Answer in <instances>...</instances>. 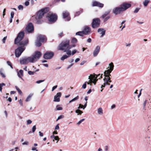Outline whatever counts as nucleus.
I'll return each mask as SVG.
<instances>
[{
    "mask_svg": "<svg viewBox=\"0 0 151 151\" xmlns=\"http://www.w3.org/2000/svg\"><path fill=\"white\" fill-rule=\"evenodd\" d=\"M70 41L67 40L62 42L59 45L58 49L66 52L67 54L69 56L71 55V51L70 50L72 47H75V45L73 44L72 45H69Z\"/></svg>",
    "mask_w": 151,
    "mask_h": 151,
    "instance_id": "obj_1",
    "label": "nucleus"
},
{
    "mask_svg": "<svg viewBox=\"0 0 151 151\" xmlns=\"http://www.w3.org/2000/svg\"><path fill=\"white\" fill-rule=\"evenodd\" d=\"M24 35V33L23 32H20L18 35L17 37L15 39V44H19L20 45L26 46L28 42V40L27 39L21 42L20 41L23 39Z\"/></svg>",
    "mask_w": 151,
    "mask_h": 151,
    "instance_id": "obj_2",
    "label": "nucleus"
},
{
    "mask_svg": "<svg viewBox=\"0 0 151 151\" xmlns=\"http://www.w3.org/2000/svg\"><path fill=\"white\" fill-rule=\"evenodd\" d=\"M88 79L89 80L88 82H86L82 86V88L83 89L86 88V83L91 86L92 85V83H93L94 85H96L98 79L97 78V77L93 76V75L91 74L88 76Z\"/></svg>",
    "mask_w": 151,
    "mask_h": 151,
    "instance_id": "obj_3",
    "label": "nucleus"
},
{
    "mask_svg": "<svg viewBox=\"0 0 151 151\" xmlns=\"http://www.w3.org/2000/svg\"><path fill=\"white\" fill-rule=\"evenodd\" d=\"M41 55V52L39 51L36 52L31 56L27 57L29 63H35L37 62L40 58Z\"/></svg>",
    "mask_w": 151,
    "mask_h": 151,
    "instance_id": "obj_4",
    "label": "nucleus"
},
{
    "mask_svg": "<svg viewBox=\"0 0 151 151\" xmlns=\"http://www.w3.org/2000/svg\"><path fill=\"white\" fill-rule=\"evenodd\" d=\"M104 75L105 77L103 79L104 83L101 86V88H104L106 86L109 85L110 83L111 82V81L110 78V76H111L110 74L104 73Z\"/></svg>",
    "mask_w": 151,
    "mask_h": 151,
    "instance_id": "obj_5",
    "label": "nucleus"
},
{
    "mask_svg": "<svg viewBox=\"0 0 151 151\" xmlns=\"http://www.w3.org/2000/svg\"><path fill=\"white\" fill-rule=\"evenodd\" d=\"M48 11V9L46 8L42 9L41 10L39 11L37 13V16L35 17L37 21V22L38 24H40L41 21L39 20V19L42 18L44 14Z\"/></svg>",
    "mask_w": 151,
    "mask_h": 151,
    "instance_id": "obj_6",
    "label": "nucleus"
},
{
    "mask_svg": "<svg viewBox=\"0 0 151 151\" xmlns=\"http://www.w3.org/2000/svg\"><path fill=\"white\" fill-rule=\"evenodd\" d=\"M45 40V36L40 35L37 36V40L35 42V45L36 46L40 47L41 45V42H43Z\"/></svg>",
    "mask_w": 151,
    "mask_h": 151,
    "instance_id": "obj_7",
    "label": "nucleus"
},
{
    "mask_svg": "<svg viewBox=\"0 0 151 151\" xmlns=\"http://www.w3.org/2000/svg\"><path fill=\"white\" fill-rule=\"evenodd\" d=\"M47 17L49 22H55L57 19V16L51 12H50L47 14Z\"/></svg>",
    "mask_w": 151,
    "mask_h": 151,
    "instance_id": "obj_8",
    "label": "nucleus"
},
{
    "mask_svg": "<svg viewBox=\"0 0 151 151\" xmlns=\"http://www.w3.org/2000/svg\"><path fill=\"white\" fill-rule=\"evenodd\" d=\"M25 48L23 47H20L18 48L15 50V55L17 57H19L23 52L25 50Z\"/></svg>",
    "mask_w": 151,
    "mask_h": 151,
    "instance_id": "obj_9",
    "label": "nucleus"
},
{
    "mask_svg": "<svg viewBox=\"0 0 151 151\" xmlns=\"http://www.w3.org/2000/svg\"><path fill=\"white\" fill-rule=\"evenodd\" d=\"M100 21L98 18L94 19L93 20L92 26L93 28L98 27L100 25Z\"/></svg>",
    "mask_w": 151,
    "mask_h": 151,
    "instance_id": "obj_10",
    "label": "nucleus"
},
{
    "mask_svg": "<svg viewBox=\"0 0 151 151\" xmlns=\"http://www.w3.org/2000/svg\"><path fill=\"white\" fill-rule=\"evenodd\" d=\"M114 67L113 63L112 62L109 63V66L107 68L108 70H105L104 73L110 74V73L113 70Z\"/></svg>",
    "mask_w": 151,
    "mask_h": 151,
    "instance_id": "obj_11",
    "label": "nucleus"
},
{
    "mask_svg": "<svg viewBox=\"0 0 151 151\" xmlns=\"http://www.w3.org/2000/svg\"><path fill=\"white\" fill-rule=\"evenodd\" d=\"M54 55V53L52 52H47L43 56L44 58L46 59H49L51 58Z\"/></svg>",
    "mask_w": 151,
    "mask_h": 151,
    "instance_id": "obj_12",
    "label": "nucleus"
},
{
    "mask_svg": "<svg viewBox=\"0 0 151 151\" xmlns=\"http://www.w3.org/2000/svg\"><path fill=\"white\" fill-rule=\"evenodd\" d=\"M26 29L28 32H31L34 30V27L31 23H29L27 24Z\"/></svg>",
    "mask_w": 151,
    "mask_h": 151,
    "instance_id": "obj_13",
    "label": "nucleus"
},
{
    "mask_svg": "<svg viewBox=\"0 0 151 151\" xmlns=\"http://www.w3.org/2000/svg\"><path fill=\"white\" fill-rule=\"evenodd\" d=\"M131 6V4H130L124 3L121 6V7L123 11L129 8Z\"/></svg>",
    "mask_w": 151,
    "mask_h": 151,
    "instance_id": "obj_14",
    "label": "nucleus"
},
{
    "mask_svg": "<svg viewBox=\"0 0 151 151\" xmlns=\"http://www.w3.org/2000/svg\"><path fill=\"white\" fill-rule=\"evenodd\" d=\"M100 47L99 46H97L93 52V55L94 57H96L99 53Z\"/></svg>",
    "mask_w": 151,
    "mask_h": 151,
    "instance_id": "obj_15",
    "label": "nucleus"
},
{
    "mask_svg": "<svg viewBox=\"0 0 151 151\" xmlns=\"http://www.w3.org/2000/svg\"><path fill=\"white\" fill-rule=\"evenodd\" d=\"M27 57H25L21 58L20 60V63L21 64H27L29 63Z\"/></svg>",
    "mask_w": 151,
    "mask_h": 151,
    "instance_id": "obj_16",
    "label": "nucleus"
},
{
    "mask_svg": "<svg viewBox=\"0 0 151 151\" xmlns=\"http://www.w3.org/2000/svg\"><path fill=\"white\" fill-rule=\"evenodd\" d=\"M61 93L58 92L57 93L54 97V101L55 102H59L60 101V97L61 96Z\"/></svg>",
    "mask_w": 151,
    "mask_h": 151,
    "instance_id": "obj_17",
    "label": "nucleus"
},
{
    "mask_svg": "<svg viewBox=\"0 0 151 151\" xmlns=\"http://www.w3.org/2000/svg\"><path fill=\"white\" fill-rule=\"evenodd\" d=\"M123 11L121 7L115 8L113 9V13L116 14H120L121 12Z\"/></svg>",
    "mask_w": 151,
    "mask_h": 151,
    "instance_id": "obj_18",
    "label": "nucleus"
},
{
    "mask_svg": "<svg viewBox=\"0 0 151 151\" xmlns=\"http://www.w3.org/2000/svg\"><path fill=\"white\" fill-rule=\"evenodd\" d=\"M63 18H66V19L67 21H69L70 20V19L69 17V13L66 11H64L63 12Z\"/></svg>",
    "mask_w": 151,
    "mask_h": 151,
    "instance_id": "obj_19",
    "label": "nucleus"
},
{
    "mask_svg": "<svg viewBox=\"0 0 151 151\" xmlns=\"http://www.w3.org/2000/svg\"><path fill=\"white\" fill-rule=\"evenodd\" d=\"M91 30L89 27H85L83 32L85 35H88L90 33Z\"/></svg>",
    "mask_w": 151,
    "mask_h": 151,
    "instance_id": "obj_20",
    "label": "nucleus"
},
{
    "mask_svg": "<svg viewBox=\"0 0 151 151\" xmlns=\"http://www.w3.org/2000/svg\"><path fill=\"white\" fill-rule=\"evenodd\" d=\"M98 32L101 35V37H102L105 34V30L103 28H99L98 30Z\"/></svg>",
    "mask_w": 151,
    "mask_h": 151,
    "instance_id": "obj_21",
    "label": "nucleus"
},
{
    "mask_svg": "<svg viewBox=\"0 0 151 151\" xmlns=\"http://www.w3.org/2000/svg\"><path fill=\"white\" fill-rule=\"evenodd\" d=\"M93 6H98L100 7H102L103 6L104 4L97 1H94L93 3Z\"/></svg>",
    "mask_w": 151,
    "mask_h": 151,
    "instance_id": "obj_22",
    "label": "nucleus"
},
{
    "mask_svg": "<svg viewBox=\"0 0 151 151\" xmlns=\"http://www.w3.org/2000/svg\"><path fill=\"white\" fill-rule=\"evenodd\" d=\"M17 75L19 78H20L23 81H24L22 77L23 76V71L22 70H20L19 72H17Z\"/></svg>",
    "mask_w": 151,
    "mask_h": 151,
    "instance_id": "obj_23",
    "label": "nucleus"
},
{
    "mask_svg": "<svg viewBox=\"0 0 151 151\" xmlns=\"http://www.w3.org/2000/svg\"><path fill=\"white\" fill-rule=\"evenodd\" d=\"M33 93H30L26 98L25 99V101L26 102H28L30 101L31 100V98L32 96H33Z\"/></svg>",
    "mask_w": 151,
    "mask_h": 151,
    "instance_id": "obj_24",
    "label": "nucleus"
},
{
    "mask_svg": "<svg viewBox=\"0 0 151 151\" xmlns=\"http://www.w3.org/2000/svg\"><path fill=\"white\" fill-rule=\"evenodd\" d=\"M97 112L99 115H102L103 114V110L102 108L100 107L97 109Z\"/></svg>",
    "mask_w": 151,
    "mask_h": 151,
    "instance_id": "obj_25",
    "label": "nucleus"
},
{
    "mask_svg": "<svg viewBox=\"0 0 151 151\" xmlns=\"http://www.w3.org/2000/svg\"><path fill=\"white\" fill-rule=\"evenodd\" d=\"M70 56L68 55H64L61 58L60 60L62 61H63L64 60L69 58Z\"/></svg>",
    "mask_w": 151,
    "mask_h": 151,
    "instance_id": "obj_26",
    "label": "nucleus"
},
{
    "mask_svg": "<svg viewBox=\"0 0 151 151\" xmlns=\"http://www.w3.org/2000/svg\"><path fill=\"white\" fill-rule=\"evenodd\" d=\"M39 71V69H37L35 71H28V73L29 75H33L34 74V73L35 72H37Z\"/></svg>",
    "mask_w": 151,
    "mask_h": 151,
    "instance_id": "obj_27",
    "label": "nucleus"
},
{
    "mask_svg": "<svg viewBox=\"0 0 151 151\" xmlns=\"http://www.w3.org/2000/svg\"><path fill=\"white\" fill-rule=\"evenodd\" d=\"M84 34V33L83 31H80L77 32L76 33V35H78L81 36H83Z\"/></svg>",
    "mask_w": 151,
    "mask_h": 151,
    "instance_id": "obj_28",
    "label": "nucleus"
},
{
    "mask_svg": "<svg viewBox=\"0 0 151 151\" xmlns=\"http://www.w3.org/2000/svg\"><path fill=\"white\" fill-rule=\"evenodd\" d=\"M15 87L16 90L18 92V93H19V94L21 95H23V93L22 91L20 90V89L16 86H15Z\"/></svg>",
    "mask_w": 151,
    "mask_h": 151,
    "instance_id": "obj_29",
    "label": "nucleus"
},
{
    "mask_svg": "<svg viewBox=\"0 0 151 151\" xmlns=\"http://www.w3.org/2000/svg\"><path fill=\"white\" fill-rule=\"evenodd\" d=\"M0 74L3 77L5 78L6 77L5 75L4 72V70L3 69H0Z\"/></svg>",
    "mask_w": 151,
    "mask_h": 151,
    "instance_id": "obj_30",
    "label": "nucleus"
},
{
    "mask_svg": "<svg viewBox=\"0 0 151 151\" xmlns=\"http://www.w3.org/2000/svg\"><path fill=\"white\" fill-rule=\"evenodd\" d=\"M79 99V96H77L76 97L72 99L71 100L69 101V103H70L72 102H73L76 100H78Z\"/></svg>",
    "mask_w": 151,
    "mask_h": 151,
    "instance_id": "obj_31",
    "label": "nucleus"
},
{
    "mask_svg": "<svg viewBox=\"0 0 151 151\" xmlns=\"http://www.w3.org/2000/svg\"><path fill=\"white\" fill-rule=\"evenodd\" d=\"M76 112L78 114V115L81 114L82 113V111L79 109H77L76 111Z\"/></svg>",
    "mask_w": 151,
    "mask_h": 151,
    "instance_id": "obj_32",
    "label": "nucleus"
},
{
    "mask_svg": "<svg viewBox=\"0 0 151 151\" xmlns=\"http://www.w3.org/2000/svg\"><path fill=\"white\" fill-rule=\"evenodd\" d=\"M27 123L26 124L27 125H28L30 124H32V121L30 119H28L26 121Z\"/></svg>",
    "mask_w": 151,
    "mask_h": 151,
    "instance_id": "obj_33",
    "label": "nucleus"
},
{
    "mask_svg": "<svg viewBox=\"0 0 151 151\" xmlns=\"http://www.w3.org/2000/svg\"><path fill=\"white\" fill-rule=\"evenodd\" d=\"M54 140H57L56 143H57L59 140V138L58 136H55L54 139H53V142H54Z\"/></svg>",
    "mask_w": 151,
    "mask_h": 151,
    "instance_id": "obj_34",
    "label": "nucleus"
},
{
    "mask_svg": "<svg viewBox=\"0 0 151 151\" xmlns=\"http://www.w3.org/2000/svg\"><path fill=\"white\" fill-rule=\"evenodd\" d=\"M149 1V0H145L143 3L144 5L145 6H147Z\"/></svg>",
    "mask_w": 151,
    "mask_h": 151,
    "instance_id": "obj_35",
    "label": "nucleus"
},
{
    "mask_svg": "<svg viewBox=\"0 0 151 151\" xmlns=\"http://www.w3.org/2000/svg\"><path fill=\"white\" fill-rule=\"evenodd\" d=\"M5 83H0V91L1 92L2 91V87L3 86H5Z\"/></svg>",
    "mask_w": 151,
    "mask_h": 151,
    "instance_id": "obj_36",
    "label": "nucleus"
},
{
    "mask_svg": "<svg viewBox=\"0 0 151 151\" xmlns=\"http://www.w3.org/2000/svg\"><path fill=\"white\" fill-rule=\"evenodd\" d=\"M7 65L9 66H10V67L11 68L13 69V67L12 64V63L10 62L9 61H7Z\"/></svg>",
    "mask_w": 151,
    "mask_h": 151,
    "instance_id": "obj_37",
    "label": "nucleus"
},
{
    "mask_svg": "<svg viewBox=\"0 0 151 151\" xmlns=\"http://www.w3.org/2000/svg\"><path fill=\"white\" fill-rule=\"evenodd\" d=\"M58 105H57L56 106V108L57 110H61L63 109V108L62 107H58Z\"/></svg>",
    "mask_w": 151,
    "mask_h": 151,
    "instance_id": "obj_38",
    "label": "nucleus"
},
{
    "mask_svg": "<svg viewBox=\"0 0 151 151\" xmlns=\"http://www.w3.org/2000/svg\"><path fill=\"white\" fill-rule=\"evenodd\" d=\"M77 42V40L75 38H73L71 42L73 43H75Z\"/></svg>",
    "mask_w": 151,
    "mask_h": 151,
    "instance_id": "obj_39",
    "label": "nucleus"
},
{
    "mask_svg": "<svg viewBox=\"0 0 151 151\" xmlns=\"http://www.w3.org/2000/svg\"><path fill=\"white\" fill-rule=\"evenodd\" d=\"M85 120L84 119H82L79 121L77 123V124L79 125L82 122H83Z\"/></svg>",
    "mask_w": 151,
    "mask_h": 151,
    "instance_id": "obj_40",
    "label": "nucleus"
},
{
    "mask_svg": "<svg viewBox=\"0 0 151 151\" xmlns=\"http://www.w3.org/2000/svg\"><path fill=\"white\" fill-rule=\"evenodd\" d=\"M45 81L44 80H40L37 81H36V83L37 84H39L42 82H44Z\"/></svg>",
    "mask_w": 151,
    "mask_h": 151,
    "instance_id": "obj_41",
    "label": "nucleus"
},
{
    "mask_svg": "<svg viewBox=\"0 0 151 151\" xmlns=\"http://www.w3.org/2000/svg\"><path fill=\"white\" fill-rule=\"evenodd\" d=\"M32 132H34L36 129V127L35 125H34L32 127Z\"/></svg>",
    "mask_w": 151,
    "mask_h": 151,
    "instance_id": "obj_42",
    "label": "nucleus"
},
{
    "mask_svg": "<svg viewBox=\"0 0 151 151\" xmlns=\"http://www.w3.org/2000/svg\"><path fill=\"white\" fill-rule=\"evenodd\" d=\"M23 6L22 5H19L18 6V8L19 10H22L23 9Z\"/></svg>",
    "mask_w": 151,
    "mask_h": 151,
    "instance_id": "obj_43",
    "label": "nucleus"
},
{
    "mask_svg": "<svg viewBox=\"0 0 151 151\" xmlns=\"http://www.w3.org/2000/svg\"><path fill=\"white\" fill-rule=\"evenodd\" d=\"M63 117H64V116H63V115H61L58 118V119H57L56 121H58V120H59L60 119H62L63 118Z\"/></svg>",
    "mask_w": 151,
    "mask_h": 151,
    "instance_id": "obj_44",
    "label": "nucleus"
},
{
    "mask_svg": "<svg viewBox=\"0 0 151 151\" xmlns=\"http://www.w3.org/2000/svg\"><path fill=\"white\" fill-rule=\"evenodd\" d=\"M76 52L77 50L76 49L73 50L72 52V53H71V55H73Z\"/></svg>",
    "mask_w": 151,
    "mask_h": 151,
    "instance_id": "obj_45",
    "label": "nucleus"
},
{
    "mask_svg": "<svg viewBox=\"0 0 151 151\" xmlns=\"http://www.w3.org/2000/svg\"><path fill=\"white\" fill-rule=\"evenodd\" d=\"M74 64L73 63H71L70 65H69L67 68V69H69L71 66H72Z\"/></svg>",
    "mask_w": 151,
    "mask_h": 151,
    "instance_id": "obj_46",
    "label": "nucleus"
},
{
    "mask_svg": "<svg viewBox=\"0 0 151 151\" xmlns=\"http://www.w3.org/2000/svg\"><path fill=\"white\" fill-rule=\"evenodd\" d=\"M59 124H58L55 127V130H58L59 129Z\"/></svg>",
    "mask_w": 151,
    "mask_h": 151,
    "instance_id": "obj_47",
    "label": "nucleus"
},
{
    "mask_svg": "<svg viewBox=\"0 0 151 151\" xmlns=\"http://www.w3.org/2000/svg\"><path fill=\"white\" fill-rule=\"evenodd\" d=\"M139 10V9L138 8H136L134 11V13H137L138 12Z\"/></svg>",
    "mask_w": 151,
    "mask_h": 151,
    "instance_id": "obj_48",
    "label": "nucleus"
},
{
    "mask_svg": "<svg viewBox=\"0 0 151 151\" xmlns=\"http://www.w3.org/2000/svg\"><path fill=\"white\" fill-rule=\"evenodd\" d=\"M14 13L13 12H11V18H13L14 17Z\"/></svg>",
    "mask_w": 151,
    "mask_h": 151,
    "instance_id": "obj_49",
    "label": "nucleus"
},
{
    "mask_svg": "<svg viewBox=\"0 0 151 151\" xmlns=\"http://www.w3.org/2000/svg\"><path fill=\"white\" fill-rule=\"evenodd\" d=\"M23 145H28L29 144V142L28 141H25V142H23L22 144Z\"/></svg>",
    "mask_w": 151,
    "mask_h": 151,
    "instance_id": "obj_50",
    "label": "nucleus"
},
{
    "mask_svg": "<svg viewBox=\"0 0 151 151\" xmlns=\"http://www.w3.org/2000/svg\"><path fill=\"white\" fill-rule=\"evenodd\" d=\"M83 105L81 104H79V106L78 108V109H79L80 108H83Z\"/></svg>",
    "mask_w": 151,
    "mask_h": 151,
    "instance_id": "obj_51",
    "label": "nucleus"
},
{
    "mask_svg": "<svg viewBox=\"0 0 151 151\" xmlns=\"http://www.w3.org/2000/svg\"><path fill=\"white\" fill-rule=\"evenodd\" d=\"M131 43H126L125 44V46L127 47H130L131 46Z\"/></svg>",
    "mask_w": 151,
    "mask_h": 151,
    "instance_id": "obj_52",
    "label": "nucleus"
},
{
    "mask_svg": "<svg viewBox=\"0 0 151 151\" xmlns=\"http://www.w3.org/2000/svg\"><path fill=\"white\" fill-rule=\"evenodd\" d=\"M39 135L40 136L42 137L43 136V133L42 132H41L39 131Z\"/></svg>",
    "mask_w": 151,
    "mask_h": 151,
    "instance_id": "obj_53",
    "label": "nucleus"
},
{
    "mask_svg": "<svg viewBox=\"0 0 151 151\" xmlns=\"http://www.w3.org/2000/svg\"><path fill=\"white\" fill-rule=\"evenodd\" d=\"M109 12H108V13H105L102 16V18H104L106 16V15L109 13Z\"/></svg>",
    "mask_w": 151,
    "mask_h": 151,
    "instance_id": "obj_54",
    "label": "nucleus"
},
{
    "mask_svg": "<svg viewBox=\"0 0 151 151\" xmlns=\"http://www.w3.org/2000/svg\"><path fill=\"white\" fill-rule=\"evenodd\" d=\"M103 75V74H98L97 76H96V75H93V76H96L97 77H97L98 76H100V78H99V79H100V78H102V76Z\"/></svg>",
    "mask_w": 151,
    "mask_h": 151,
    "instance_id": "obj_55",
    "label": "nucleus"
},
{
    "mask_svg": "<svg viewBox=\"0 0 151 151\" xmlns=\"http://www.w3.org/2000/svg\"><path fill=\"white\" fill-rule=\"evenodd\" d=\"M86 62V61L84 60L82 61L80 64L81 65H83Z\"/></svg>",
    "mask_w": 151,
    "mask_h": 151,
    "instance_id": "obj_56",
    "label": "nucleus"
},
{
    "mask_svg": "<svg viewBox=\"0 0 151 151\" xmlns=\"http://www.w3.org/2000/svg\"><path fill=\"white\" fill-rule=\"evenodd\" d=\"M7 38V37H4L2 39V42L3 43H4L5 42Z\"/></svg>",
    "mask_w": 151,
    "mask_h": 151,
    "instance_id": "obj_57",
    "label": "nucleus"
},
{
    "mask_svg": "<svg viewBox=\"0 0 151 151\" xmlns=\"http://www.w3.org/2000/svg\"><path fill=\"white\" fill-rule=\"evenodd\" d=\"M109 150V147L108 146H105V151H108Z\"/></svg>",
    "mask_w": 151,
    "mask_h": 151,
    "instance_id": "obj_58",
    "label": "nucleus"
},
{
    "mask_svg": "<svg viewBox=\"0 0 151 151\" xmlns=\"http://www.w3.org/2000/svg\"><path fill=\"white\" fill-rule=\"evenodd\" d=\"M29 4V2L28 1H26L25 3V5L26 6H27Z\"/></svg>",
    "mask_w": 151,
    "mask_h": 151,
    "instance_id": "obj_59",
    "label": "nucleus"
},
{
    "mask_svg": "<svg viewBox=\"0 0 151 151\" xmlns=\"http://www.w3.org/2000/svg\"><path fill=\"white\" fill-rule=\"evenodd\" d=\"M57 87V86L56 85L55 86H54L52 87V91H53Z\"/></svg>",
    "mask_w": 151,
    "mask_h": 151,
    "instance_id": "obj_60",
    "label": "nucleus"
},
{
    "mask_svg": "<svg viewBox=\"0 0 151 151\" xmlns=\"http://www.w3.org/2000/svg\"><path fill=\"white\" fill-rule=\"evenodd\" d=\"M19 103L20 104V105H21L22 106H23V103H22V100L21 99L19 100Z\"/></svg>",
    "mask_w": 151,
    "mask_h": 151,
    "instance_id": "obj_61",
    "label": "nucleus"
},
{
    "mask_svg": "<svg viewBox=\"0 0 151 151\" xmlns=\"http://www.w3.org/2000/svg\"><path fill=\"white\" fill-rule=\"evenodd\" d=\"M115 107H116V105H115V104H113V105L111 106V109H114L115 108Z\"/></svg>",
    "mask_w": 151,
    "mask_h": 151,
    "instance_id": "obj_62",
    "label": "nucleus"
},
{
    "mask_svg": "<svg viewBox=\"0 0 151 151\" xmlns=\"http://www.w3.org/2000/svg\"><path fill=\"white\" fill-rule=\"evenodd\" d=\"M125 22V21H122L121 23V26L120 27V28H121L122 27V26H123V24H124V22Z\"/></svg>",
    "mask_w": 151,
    "mask_h": 151,
    "instance_id": "obj_63",
    "label": "nucleus"
},
{
    "mask_svg": "<svg viewBox=\"0 0 151 151\" xmlns=\"http://www.w3.org/2000/svg\"><path fill=\"white\" fill-rule=\"evenodd\" d=\"M80 60V59L79 58H77L75 60V62L77 63Z\"/></svg>",
    "mask_w": 151,
    "mask_h": 151,
    "instance_id": "obj_64",
    "label": "nucleus"
}]
</instances>
